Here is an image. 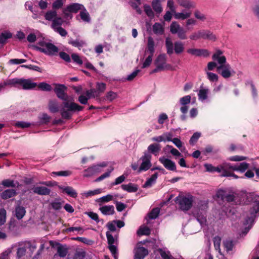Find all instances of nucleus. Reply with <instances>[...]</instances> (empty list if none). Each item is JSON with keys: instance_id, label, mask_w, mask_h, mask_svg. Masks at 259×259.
<instances>
[{"instance_id": "nucleus-45", "label": "nucleus", "mask_w": 259, "mask_h": 259, "mask_svg": "<svg viewBox=\"0 0 259 259\" xmlns=\"http://www.w3.org/2000/svg\"><path fill=\"white\" fill-rule=\"evenodd\" d=\"M82 20L90 23L91 22V18L89 13L87 11L84 7L82 5Z\"/></svg>"}, {"instance_id": "nucleus-57", "label": "nucleus", "mask_w": 259, "mask_h": 259, "mask_svg": "<svg viewBox=\"0 0 259 259\" xmlns=\"http://www.w3.org/2000/svg\"><path fill=\"white\" fill-rule=\"evenodd\" d=\"M150 230L147 227H140L137 231V234L139 235H149Z\"/></svg>"}, {"instance_id": "nucleus-1", "label": "nucleus", "mask_w": 259, "mask_h": 259, "mask_svg": "<svg viewBox=\"0 0 259 259\" xmlns=\"http://www.w3.org/2000/svg\"><path fill=\"white\" fill-rule=\"evenodd\" d=\"M240 197L243 200L239 202V204L251 205L249 209L250 216L247 217L243 223L245 228L242 233L246 234L253 226L255 219L259 216V195L253 192H245L241 193Z\"/></svg>"}, {"instance_id": "nucleus-23", "label": "nucleus", "mask_w": 259, "mask_h": 259, "mask_svg": "<svg viewBox=\"0 0 259 259\" xmlns=\"http://www.w3.org/2000/svg\"><path fill=\"white\" fill-rule=\"evenodd\" d=\"M203 83L201 85L198 93V99L201 102H204L207 99L209 92V89L203 88Z\"/></svg>"}, {"instance_id": "nucleus-4", "label": "nucleus", "mask_w": 259, "mask_h": 259, "mask_svg": "<svg viewBox=\"0 0 259 259\" xmlns=\"http://www.w3.org/2000/svg\"><path fill=\"white\" fill-rule=\"evenodd\" d=\"M249 167V164L246 162L240 163L231 164L230 163H223V172L221 176L224 177H233L238 179L239 177L233 173L234 171H238L240 173L244 172Z\"/></svg>"}, {"instance_id": "nucleus-47", "label": "nucleus", "mask_w": 259, "mask_h": 259, "mask_svg": "<svg viewBox=\"0 0 259 259\" xmlns=\"http://www.w3.org/2000/svg\"><path fill=\"white\" fill-rule=\"evenodd\" d=\"M24 243L26 248L29 249L31 253L34 251L37 247V245L35 241L32 242L31 241H26Z\"/></svg>"}, {"instance_id": "nucleus-43", "label": "nucleus", "mask_w": 259, "mask_h": 259, "mask_svg": "<svg viewBox=\"0 0 259 259\" xmlns=\"http://www.w3.org/2000/svg\"><path fill=\"white\" fill-rule=\"evenodd\" d=\"M85 94L88 98H95L100 95V93L99 91L95 89H90V90L87 91Z\"/></svg>"}, {"instance_id": "nucleus-36", "label": "nucleus", "mask_w": 259, "mask_h": 259, "mask_svg": "<svg viewBox=\"0 0 259 259\" xmlns=\"http://www.w3.org/2000/svg\"><path fill=\"white\" fill-rule=\"evenodd\" d=\"M194 216L201 225L205 224L206 223V215L202 212L198 211L197 213H195Z\"/></svg>"}, {"instance_id": "nucleus-55", "label": "nucleus", "mask_w": 259, "mask_h": 259, "mask_svg": "<svg viewBox=\"0 0 259 259\" xmlns=\"http://www.w3.org/2000/svg\"><path fill=\"white\" fill-rule=\"evenodd\" d=\"M26 252V246L25 245V243H24V246L19 247L17 249V257L18 258H21V257L24 256L25 255Z\"/></svg>"}, {"instance_id": "nucleus-49", "label": "nucleus", "mask_w": 259, "mask_h": 259, "mask_svg": "<svg viewBox=\"0 0 259 259\" xmlns=\"http://www.w3.org/2000/svg\"><path fill=\"white\" fill-rule=\"evenodd\" d=\"M158 251L162 259H172L169 251H165L161 248L158 249Z\"/></svg>"}, {"instance_id": "nucleus-35", "label": "nucleus", "mask_w": 259, "mask_h": 259, "mask_svg": "<svg viewBox=\"0 0 259 259\" xmlns=\"http://www.w3.org/2000/svg\"><path fill=\"white\" fill-rule=\"evenodd\" d=\"M48 106L49 110L52 113H56L59 111L58 103L56 100L50 101Z\"/></svg>"}, {"instance_id": "nucleus-39", "label": "nucleus", "mask_w": 259, "mask_h": 259, "mask_svg": "<svg viewBox=\"0 0 259 259\" xmlns=\"http://www.w3.org/2000/svg\"><path fill=\"white\" fill-rule=\"evenodd\" d=\"M153 31L156 34H162L164 32V28L160 23H155L153 25Z\"/></svg>"}, {"instance_id": "nucleus-10", "label": "nucleus", "mask_w": 259, "mask_h": 259, "mask_svg": "<svg viewBox=\"0 0 259 259\" xmlns=\"http://www.w3.org/2000/svg\"><path fill=\"white\" fill-rule=\"evenodd\" d=\"M106 237L108 241V248L114 259L118 258V250L115 244L117 242V238L114 237L108 231L106 232Z\"/></svg>"}, {"instance_id": "nucleus-38", "label": "nucleus", "mask_w": 259, "mask_h": 259, "mask_svg": "<svg viewBox=\"0 0 259 259\" xmlns=\"http://www.w3.org/2000/svg\"><path fill=\"white\" fill-rule=\"evenodd\" d=\"M2 184L6 187H18L19 186V183H15L14 181L10 179H6L2 181Z\"/></svg>"}, {"instance_id": "nucleus-46", "label": "nucleus", "mask_w": 259, "mask_h": 259, "mask_svg": "<svg viewBox=\"0 0 259 259\" xmlns=\"http://www.w3.org/2000/svg\"><path fill=\"white\" fill-rule=\"evenodd\" d=\"M201 136L200 133L196 132L193 134V135L191 137L189 140V143L191 145L194 146L197 143V141L199 139Z\"/></svg>"}, {"instance_id": "nucleus-32", "label": "nucleus", "mask_w": 259, "mask_h": 259, "mask_svg": "<svg viewBox=\"0 0 259 259\" xmlns=\"http://www.w3.org/2000/svg\"><path fill=\"white\" fill-rule=\"evenodd\" d=\"M191 11H185L182 12H175L174 14V17L176 19L185 20L190 17L191 15Z\"/></svg>"}, {"instance_id": "nucleus-31", "label": "nucleus", "mask_w": 259, "mask_h": 259, "mask_svg": "<svg viewBox=\"0 0 259 259\" xmlns=\"http://www.w3.org/2000/svg\"><path fill=\"white\" fill-rule=\"evenodd\" d=\"M161 149V146L159 144H150L147 148L148 153L153 154L155 156H157Z\"/></svg>"}, {"instance_id": "nucleus-3", "label": "nucleus", "mask_w": 259, "mask_h": 259, "mask_svg": "<svg viewBox=\"0 0 259 259\" xmlns=\"http://www.w3.org/2000/svg\"><path fill=\"white\" fill-rule=\"evenodd\" d=\"M212 59L218 65L217 71L223 78H229L235 74V71L232 69L231 65L227 62L226 58L223 55V52L221 50H217L215 51L212 56Z\"/></svg>"}, {"instance_id": "nucleus-30", "label": "nucleus", "mask_w": 259, "mask_h": 259, "mask_svg": "<svg viewBox=\"0 0 259 259\" xmlns=\"http://www.w3.org/2000/svg\"><path fill=\"white\" fill-rule=\"evenodd\" d=\"M16 194L17 192L15 189H7L1 193V196L3 199L6 200L14 197Z\"/></svg>"}, {"instance_id": "nucleus-14", "label": "nucleus", "mask_w": 259, "mask_h": 259, "mask_svg": "<svg viewBox=\"0 0 259 259\" xmlns=\"http://www.w3.org/2000/svg\"><path fill=\"white\" fill-rule=\"evenodd\" d=\"M107 165L108 162L105 161L93 165L92 166L88 168V169L85 170L87 174H85L84 176L85 177H88L93 175L96 173L100 172L103 170V168L106 167Z\"/></svg>"}, {"instance_id": "nucleus-5", "label": "nucleus", "mask_w": 259, "mask_h": 259, "mask_svg": "<svg viewBox=\"0 0 259 259\" xmlns=\"http://www.w3.org/2000/svg\"><path fill=\"white\" fill-rule=\"evenodd\" d=\"M165 47L168 55H171L174 52L177 54H182L185 49L184 42L178 40L172 43V40L169 37L165 39Z\"/></svg>"}, {"instance_id": "nucleus-60", "label": "nucleus", "mask_w": 259, "mask_h": 259, "mask_svg": "<svg viewBox=\"0 0 259 259\" xmlns=\"http://www.w3.org/2000/svg\"><path fill=\"white\" fill-rule=\"evenodd\" d=\"M166 148L170 150V153L175 156H180L181 155V153L176 148L171 145H167Z\"/></svg>"}, {"instance_id": "nucleus-61", "label": "nucleus", "mask_w": 259, "mask_h": 259, "mask_svg": "<svg viewBox=\"0 0 259 259\" xmlns=\"http://www.w3.org/2000/svg\"><path fill=\"white\" fill-rule=\"evenodd\" d=\"M6 210L4 209H0V225H3L6 222Z\"/></svg>"}, {"instance_id": "nucleus-48", "label": "nucleus", "mask_w": 259, "mask_h": 259, "mask_svg": "<svg viewBox=\"0 0 259 259\" xmlns=\"http://www.w3.org/2000/svg\"><path fill=\"white\" fill-rule=\"evenodd\" d=\"M37 86L40 90L43 91L48 92L51 91L52 90L51 85L45 82H40Z\"/></svg>"}, {"instance_id": "nucleus-42", "label": "nucleus", "mask_w": 259, "mask_h": 259, "mask_svg": "<svg viewBox=\"0 0 259 259\" xmlns=\"http://www.w3.org/2000/svg\"><path fill=\"white\" fill-rule=\"evenodd\" d=\"M160 212V209L158 207L153 208L148 213V218L150 220H154L156 219Z\"/></svg>"}, {"instance_id": "nucleus-56", "label": "nucleus", "mask_w": 259, "mask_h": 259, "mask_svg": "<svg viewBox=\"0 0 259 259\" xmlns=\"http://www.w3.org/2000/svg\"><path fill=\"white\" fill-rule=\"evenodd\" d=\"M143 7L145 13L149 17H153L154 16V13L149 5L145 4Z\"/></svg>"}, {"instance_id": "nucleus-27", "label": "nucleus", "mask_w": 259, "mask_h": 259, "mask_svg": "<svg viewBox=\"0 0 259 259\" xmlns=\"http://www.w3.org/2000/svg\"><path fill=\"white\" fill-rule=\"evenodd\" d=\"M179 5L187 10L193 9L196 7L195 2L191 0H177Z\"/></svg>"}, {"instance_id": "nucleus-25", "label": "nucleus", "mask_w": 259, "mask_h": 259, "mask_svg": "<svg viewBox=\"0 0 259 259\" xmlns=\"http://www.w3.org/2000/svg\"><path fill=\"white\" fill-rule=\"evenodd\" d=\"M201 39H208L215 41L217 37L215 35L209 30H201Z\"/></svg>"}, {"instance_id": "nucleus-59", "label": "nucleus", "mask_w": 259, "mask_h": 259, "mask_svg": "<svg viewBox=\"0 0 259 259\" xmlns=\"http://www.w3.org/2000/svg\"><path fill=\"white\" fill-rule=\"evenodd\" d=\"M224 246L226 250L228 252L232 250L233 243L232 240H227L224 242Z\"/></svg>"}, {"instance_id": "nucleus-33", "label": "nucleus", "mask_w": 259, "mask_h": 259, "mask_svg": "<svg viewBox=\"0 0 259 259\" xmlns=\"http://www.w3.org/2000/svg\"><path fill=\"white\" fill-rule=\"evenodd\" d=\"M151 6L153 10L157 14H160L162 11V8L160 0H153Z\"/></svg>"}, {"instance_id": "nucleus-7", "label": "nucleus", "mask_w": 259, "mask_h": 259, "mask_svg": "<svg viewBox=\"0 0 259 259\" xmlns=\"http://www.w3.org/2000/svg\"><path fill=\"white\" fill-rule=\"evenodd\" d=\"M169 30L171 34L177 35L181 40L188 38L187 31L177 21H173L169 26Z\"/></svg>"}, {"instance_id": "nucleus-8", "label": "nucleus", "mask_w": 259, "mask_h": 259, "mask_svg": "<svg viewBox=\"0 0 259 259\" xmlns=\"http://www.w3.org/2000/svg\"><path fill=\"white\" fill-rule=\"evenodd\" d=\"M38 44L39 47L35 46V49L46 55H54L58 52V48L52 43L40 41Z\"/></svg>"}, {"instance_id": "nucleus-16", "label": "nucleus", "mask_w": 259, "mask_h": 259, "mask_svg": "<svg viewBox=\"0 0 259 259\" xmlns=\"http://www.w3.org/2000/svg\"><path fill=\"white\" fill-rule=\"evenodd\" d=\"M81 9V5L77 3H73L66 7L63 10L66 18H71L72 16L70 13H76Z\"/></svg>"}, {"instance_id": "nucleus-6", "label": "nucleus", "mask_w": 259, "mask_h": 259, "mask_svg": "<svg viewBox=\"0 0 259 259\" xmlns=\"http://www.w3.org/2000/svg\"><path fill=\"white\" fill-rule=\"evenodd\" d=\"M7 84H11L16 87L21 86L24 90H31L37 87L36 82H32L30 79L15 78L7 80Z\"/></svg>"}, {"instance_id": "nucleus-17", "label": "nucleus", "mask_w": 259, "mask_h": 259, "mask_svg": "<svg viewBox=\"0 0 259 259\" xmlns=\"http://www.w3.org/2000/svg\"><path fill=\"white\" fill-rule=\"evenodd\" d=\"M166 56L165 54H162L159 55L155 61V65L162 69H170L171 65L166 64Z\"/></svg>"}, {"instance_id": "nucleus-44", "label": "nucleus", "mask_w": 259, "mask_h": 259, "mask_svg": "<svg viewBox=\"0 0 259 259\" xmlns=\"http://www.w3.org/2000/svg\"><path fill=\"white\" fill-rule=\"evenodd\" d=\"M63 20L60 17H57L53 21L51 25L52 28L54 29L56 28L61 27L63 24Z\"/></svg>"}, {"instance_id": "nucleus-15", "label": "nucleus", "mask_w": 259, "mask_h": 259, "mask_svg": "<svg viewBox=\"0 0 259 259\" xmlns=\"http://www.w3.org/2000/svg\"><path fill=\"white\" fill-rule=\"evenodd\" d=\"M191 97L190 95L185 96L180 99V104L182 105L180 108V111L183 114L181 116V119L185 120L186 118L185 114L187 113L188 110V105L191 102Z\"/></svg>"}, {"instance_id": "nucleus-20", "label": "nucleus", "mask_w": 259, "mask_h": 259, "mask_svg": "<svg viewBox=\"0 0 259 259\" xmlns=\"http://www.w3.org/2000/svg\"><path fill=\"white\" fill-rule=\"evenodd\" d=\"M187 53L197 57H208L209 53L208 50L206 49H189L187 51Z\"/></svg>"}, {"instance_id": "nucleus-9", "label": "nucleus", "mask_w": 259, "mask_h": 259, "mask_svg": "<svg viewBox=\"0 0 259 259\" xmlns=\"http://www.w3.org/2000/svg\"><path fill=\"white\" fill-rule=\"evenodd\" d=\"M175 201L179 204V207L181 210L188 211L192 206L193 199V196L191 195H189L188 197L178 196L176 198Z\"/></svg>"}, {"instance_id": "nucleus-11", "label": "nucleus", "mask_w": 259, "mask_h": 259, "mask_svg": "<svg viewBox=\"0 0 259 259\" xmlns=\"http://www.w3.org/2000/svg\"><path fill=\"white\" fill-rule=\"evenodd\" d=\"M49 243L52 247L56 248L57 253L55 254V256L58 255L60 257H64L68 254L69 247L67 245L62 244L53 241H50Z\"/></svg>"}, {"instance_id": "nucleus-22", "label": "nucleus", "mask_w": 259, "mask_h": 259, "mask_svg": "<svg viewBox=\"0 0 259 259\" xmlns=\"http://www.w3.org/2000/svg\"><path fill=\"white\" fill-rule=\"evenodd\" d=\"M34 193L39 195H49L51 190L45 186H35L32 189Z\"/></svg>"}, {"instance_id": "nucleus-29", "label": "nucleus", "mask_w": 259, "mask_h": 259, "mask_svg": "<svg viewBox=\"0 0 259 259\" xmlns=\"http://www.w3.org/2000/svg\"><path fill=\"white\" fill-rule=\"evenodd\" d=\"M122 189L129 193L136 192L138 190V186L137 184L130 183L128 184H123L121 186Z\"/></svg>"}, {"instance_id": "nucleus-13", "label": "nucleus", "mask_w": 259, "mask_h": 259, "mask_svg": "<svg viewBox=\"0 0 259 259\" xmlns=\"http://www.w3.org/2000/svg\"><path fill=\"white\" fill-rule=\"evenodd\" d=\"M142 163L138 170V172L146 171L151 166V155L148 153L145 152L143 156L141 157Z\"/></svg>"}, {"instance_id": "nucleus-21", "label": "nucleus", "mask_w": 259, "mask_h": 259, "mask_svg": "<svg viewBox=\"0 0 259 259\" xmlns=\"http://www.w3.org/2000/svg\"><path fill=\"white\" fill-rule=\"evenodd\" d=\"M134 253L135 258L143 259L148 254V250L143 246H139L134 249Z\"/></svg>"}, {"instance_id": "nucleus-51", "label": "nucleus", "mask_w": 259, "mask_h": 259, "mask_svg": "<svg viewBox=\"0 0 259 259\" xmlns=\"http://www.w3.org/2000/svg\"><path fill=\"white\" fill-rule=\"evenodd\" d=\"M12 34L10 32L3 33L0 35V44H4L8 38L12 37Z\"/></svg>"}, {"instance_id": "nucleus-19", "label": "nucleus", "mask_w": 259, "mask_h": 259, "mask_svg": "<svg viewBox=\"0 0 259 259\" xmlns=\"http://www.w3.org/2000/svg\"><path fill=\"white\" fill-rule=\"evenodd\" d=\"M58 188L62 193L65 194L71 197L76 198L77 196L76 191L71 187L58 185Z\"/></svg>"}, {"instance_id": "nucleus-40", "label": "nucleus", "mask_w": 259, "mask_h": 259, "mask_svg": "<svg viewBox=\"0 0 259 259\" xmlns=\"http://www.w3.org/2000/svg\"><path fill=\"white\" fill-rule=\"evenodd\" d=\"M246 85H250L251 89V94L253 99H256L257 97V91L255 87L251 80H247L245 82Z\"/></svg>"}, {"instance_id": "nucleus-53", "label": "nucleus", "mask_w": 259, "mask_h": 259, "mask_svg": "<svg viewBox=\"0 0 259 259\" xmlns=\"http://www.w3.org/2000/svg\"><path fill=\"white\" fill-rule=\"evenodd\" d=\"M72 172L70 170H63L59 171H54L52 173V175L61 177H68L71 175Z\"/></svg>"}, {"instance_id": "nucleus-12", "label": "nucleus", "mask_w": 259, "mask_h": 259, "mask_svg": "<svg viewBox=\"0 0 259 259\" xmlns=\"http://www.w3.org/2000/svg\"><path fill=\"white\" fill-rule=\"evenodd\" d=\"M217 197L222 200H226L228 202H234L236 199V194L234 192H228L223 189L219 190L216 193Z\"/></svg>"}, {"instance_id": "nucleus-64", "label": "nucleus", "mask_w": 259, "mask_h": 259, "mask_svg": "<svg viewBox=\"0 0 259 259\" xmlns=\"http://www.w3.org/2000/svg\"><path fill=\"white\" fill-rule=\"evenodd\" d=\"M115 205L117 210L119 212L123 211L126 207L125 204L120 201H116Z\"/></svg>"}, {"instance_id": "nucleus-28", "label": "nucleus", "mask_w": 259, "mask_h": 259, "mask_svg": "<svg viewBox=\"0 0 259 259\" xmlns=\"http://www.w3.org/2000/svg\"><path fill=\"white\" fill-rule=\"evenodd\" d=\"M154 46L155 43L153 38L151 36H149L147 39V45L145 53L153 55L155 52Z\"/></svg>"}, {"instance_id": "nucleus-37", "label": "nucleus", "mask_w": 259, "mask_h": 259, "mask_svg": "<svg viewBox=\"0 0 259 259\" xmlns=\"http://www.w3.org/2000/svg\"><path fill=\"white\" fill-rule=\"evenodd\" d=\"M16 217L18 220L23 218L26 213V210L23 206H18L15 209Z\"/></svg>"}, {"instance_id": "nucleus-62", "label": "nucleus", "mask_w": 259, "mask_h": 259, "mask_svg": "<svg viewBox=\"0 0 259 259\" xmlns=\"http://www.w3.org/2000/svg\"><path fill=\"white\" fill-rule=\"evenodd\" d=\"M63 5V0H56L52 4L53 10H56L62 8Z\"/></svg>"}, {"instance_id": "nucleus-52", "label": "nucleus", "mask_w": 259, "mask_h": 259, "mask_svg": "<svg viewBox=\"0 0 259 259\" xmlns=\"http://www.w3.org/2000/svg\"><path fill=\"white\" fill-rule=\"evenodd\" d=\"M84 213L85 214H87L89 218H90L92 220L95 221L97 223H99L100 220L99 216L97 213H95L93 211H86L84 212Z\"/></svg>"}, {"instance_id": "nucleus-26", "label": "nucleus", "mask_w": 259, "mask_h": 259, "mask_svg": "<svg viewBox=\"0 0 259 259\" xmlns=\"http://www.w3.org/2000/svg\"><path fill=\"white\" fill-rule=\"evenodd\" d=\"M204 166L206 168V171L209 172H218L221 174L223 172V163L217 167L213 166L211 164L205 163Z\"/></svg>"}, {"instance_id": "nucleus-18", "label": "nucleus", "mask_w": 259, "mask_h": 259, "mask_svg": "<svg viewBox=\"0 0 259 259\" xmlns=\"http://www.w3.org/2000/svg\"><path fill=\"white\" fill-rule=\"evenodd\" d=\"M159 160L167 169L171 171L176 170V163L171 160L163 156L160 157Z\"/></svg>"}, {"instance_id": "nucleus-58", "label": "nucleus", "mask_w": 259, "mask_h": 259, "mask_svg": "<svg viewBox=\"0 0 259 259\" xmlns=\"http://www.w3.org/2000/svg\"><path fill=\"white\" fill-rule=\"evenodd\" d=\"M189 38L192 40H197L199 39H201V30L193 32L189 36Z\"/></svg>"}, {"instance_id": "nucleus-34", "label": "nucleus", "mask_w": 259, "mask_h": 259, "mask_svg": "<svg viewBox=\"0 0 259 259\" xmlns=\"http://www.w3.org/2000/svg\"><path fill=\"white\" fill-rule=\"evenodd\" d=\"M44 17L46 20L52 22L57 17V13L56 10L52 9L48 11Z\"/></svg>"}, {"instance_id": "nucleus-63", "label": "nucleus", "mask_w": 259, "mask_h": 259, "mask_svg": "<svg viewBox=\"0 0 259 259\" xmlns=\"http://www.w3.org/2000/svg\"><path fill=\"white\" fill-rule=\"evenodd\" d=\"M208 208V202L206 201H200L198 203L199 211L200 210L205 211Z\"/></svg>"}, {"instance_id": "nucleus-54", "label": "nucleus", "mask_w": 259, "mask_h": 259, "mask_svg": "<svg viewBox=\"0 0 259 259\" xmlns=\"http://www.w3.org/2000/svg\"><path fill=\"white\" fill-rule=\"evenodd\" d=\"M113 170V168H111L110 169H108L106 172L99 177L96 180V182H100L102 181L103 180L108 178L110 176L112 171Z\"/></svg>"}, {"instance_id": "nucleus-2", "label": "nucleus", "mask_w": 259, "mask_h": 259, "mask_svg": "<svg viewBox=\"0 0 259 259\" xmlns=\"http://www.w3.org/2000/svg\"><path fill=\"white\" fill-rule=\"evenodd\" d=\"M66 87L63 84L56 85L54 92L57 97L63 101L60 113L62 118L69 119L71 117L70 111H80L81 107L74 102L73 98L65 93Z\"/></svg>"}, {"instance_id": "nucleus-41", "label": "nucleus", "mask_w": 259, "mask_h": 259, "mask_svg": "<svg viewBox=\"0 0 259 259\" xmlns=\"http://www.w3.org/2000/svg\"><path fill=\"white\" fill-rule=\"evenodd\" d=\"M158 177V174L157 172L153 174L151 177L147 180L146 182L144 184V187H151V185L155 183L156 180Z\"/></svg>"}, {"instance_id": "nucleus-24", "label": "nucleus", "mask_w": 259, "mask_h": 259, "mask_svg": "<svg viewBox=\"0 0 259 259\" xmlns=\"http://www.w3.org/2000/svg\"><path fill=\"white\" fill-rule=\"evenodd\" d=\"M101 213L105 215H111L115 213L114 207L112 205H107L99 208Z\"/></svg>"}, {"instance_id": "nucleus-50", "label": "nucleus", "mask_w": 259, "mask_h": 259, "mask_svg": "<svg viewBox=\"0 0 259 259\" xmlns=\"http://www.w3.org/2000/svg\"><path fill=\"white\" fill-rule=\"evenodd\" d=\"M207 78L210 82H217L219 79V76L214 73L211 72H206Z\"/></svg>"}]
</instances>
